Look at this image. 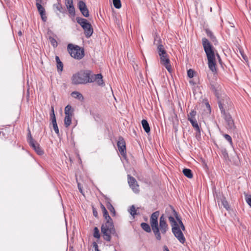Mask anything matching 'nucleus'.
Masks as SVG:
<instances>
[{
  "instance_id": "nucleus-36",
  "label": "nucleus",
  "mask_w": 251,
  "mask_h": 251,
  "mask_svg": "<svg viewBox=\"0 0 251 251\" xmlns=\"http://www.w3.org/2000/svg\"><path fill=\"white\" fill-rule=\"evenodd\" d=\"M172 212L173 214V216H174L176 219V220L177 221L178 224H179L180 221H181V218L178 216L177 213L176 211L173 208H172Z\"/></svg>"
},
{
  "instance_id": "nucleus-22",
  "label": "nucleus",
  "mask_w": 251,
  "mask_h": 251,
  "mask_svg": "<svg viewBox=\"0 0 251 251\" xmlns=\"http://www.w3.org/2000/svg\"><path fill=\"white\" fill-rule=\"evenodd\" d=\"M71 96L73 98H74L75 99H77L81 101L83 100L84 99V98H83V96H82V95L78 92L74 91V92H72L71 93Z\"/></svg>"
},
{
  "instance_id": "nucleus-13",
  "label": "nucleus",
  "mask_w": 251,
  "mask_h": 251,
  "mask_svg": "<svg viewBox=\"0 0 251 251\" xmlns=\"http://www.w3.org/2000/svg\"><path fill=\"white\" fill-rule=\"evenodd\" d=\"M78 7L81 14L85 17H88L89 16V10L86 6V3L83 1H79L78 3Z\"/></svg>"
},
{
  "instance_id": "nucleus-20",
  "label": "nucleus",
  "mask_w": 251,
  "mask_h": 251,
  "mask_svg": "<svg viewBox=\"0 0 251 251\" xmlns=\"http://www.w3.org/2000/svg\"><path fill=\"white\" fill-rule=\"evenodd\" d=\"M65 115L73 116L74 109L70 105H67L65 108Z\"/></svg>"
},
{
  "instance_id": "nucleus-12",
  "label": "nucleus",
  "mask_w": 251,
  "mask_h": 251,
  "mask_svg": "<svg viewBox=\"0 0 251 251\" xmlns=\"http://www.w3.org/2000/svg\"><path fill=\"white\" fill-rule=\"evenodd\" d=\"M160 58V62L163 65L167 70L171 72V65L170 64V59L168 57V54L159 55Z\"/></svg>"
},
{
  "instance_id": "nucleus-24",
  "label": "nucleus",
  "mask_w": 251,
  "mask_h": 251,
  "mask_svg": "<svg viewBox=\"0 0 251 251\" xmlns=\"http://www.w3.org/2000/svg\"><path fill=\"white\" fill-rule=\"evenodd\" d=\"M182 172L183 174L188 178H191L193 177V173L190 169L185 168L183 170Z\"/></svg>"
},
{
  "instance_id": "nucleus-56",
  "label": "nucleus",
  "mask_w": 251,
  "mask_h": 251,
  "mask_svg": "<svg viewBox=\"0 0 251 251\" xmlns=\"http://www.w3.org/2000/svg\"><path fill=\"white\" fill-rule=\"evenodd\" d=\"M18 34L19 35L21 36L22 35V32L21 31H20L19 32H18Z\"/></svg>"
},
{
  "instance_id": "nucleus-49",
  "label": "nucleus",
  "mask_w": 251,
  "mask_h": 251,
  "mask_svg": "<svg viewBox=\"0 0 251 251\" xmlns=\"http://www.w3.org/2000/svg\"><path fill=\"white\" fill-rule=\"evenodd\" d=\"M179 224L182 230L184 231L185 230V226H184L182 221H180Z\"/></svg>"
},
{
  "instance_id": "nucleus-38",
  "label": "nucleus",
  "mask_w": 251,
  "mask_h": 251,
  "mask_svg": "<svg viewBox=\"0 0 251 251\" xmlns=\"http://www.w3.org/2000/svg\"><path fill=\"white\" fill-rule=\"evenodd\" d=\"M50 41V43L51 45L54 47L56 48L57 46V42L56 41L55 39H54L53 37H50L49 38Z\"/></svg>"
},
{
  "instance_id": "nucleus-32",
  "label": "nucleus",
  "mask_w": 251,
  "mask_h": 251,
  "mask_svg": "<svg viewBox=\"0 0 251 251\" xmlns=\"http://www.w3.org/2000/svg\"><path fill=\"white\" fill-rule=\"evenodd\" d=\"M130 187L132 189L134 192L135 193H138L139 192V186L138 184V183H136L135 184H133Z\"/></svg>"
},
{
  "instance_id": "nucleus-35",
  "label": "nucleus",
  "mask_w": 251,
  "mask_h": 251,
  "mask_svg": "<svg viewBox=\"0 0 251 251\" xmlns=\"http://www.w3.org/2000/svg\"><path fill=\"white\" fill-rule=\"evenodd\" d=\"M221 153L223 157L225 159L227 160L228 159V154L227 151L225 149L221 150Z\"/></svg>"
},
{
  "instance_id": "nucleus-11",
  "label": "nucleus",
  "mask_w": 251,
  "mask_h": 251,
  "mask_svg": "<svg viewBox=\"0 0 251 251\" xmlns=\"http://www.w3.org/2000/svg\"><path fill=\"white\" fill-rule=\"evenodd\" d=\"M118 150L123 157L126 156V142L123 137L120 136L117 142Z\"/></svg>"
},
{
  "instance_id": "nucleus-6",
  "label": "nucleus",
  "mask_w": 251,
  "mask_h": 251,
  "mask_svg": "<svg viewBox=\"0 0 251 251\" xmlns=\"http://www.w3.org/2000/svg\"><path fill=\"white\" fill-rule=\"evenodd\" d=\"M68 50L71 56L78 60L82 59L84 56V51L77 45L69 44L68 45Z\"/></svg>"
},
{
  "instance_id": "nucleus-9",
  "label": "nucleus",
  "mask_w": 251,
  "mask_h": 251,
  "mask_svg": "<svg viewBox=\"0 0 251 251\" xmlns=\"http://www.w3.org/2000/svg\"><path fill=\"white\" fill-rule=\"evenodd\" d=\"M159 229L160 234H165L169 229V226L167 223L164 214H162L159 218Z\"/></svg>"
},
{
  "instance_id": "nucleus-2",
  "label": "nucleus",
  "mask_w": 251,
  "mask_h": 251,
  "mask_svg": "<svg viewBox=\"0 0 251 251\" xmlns=\"http://www.w3.org/2000/svg\"><path fill=\"white\" fill-rule=\"evenodd\" d=\"M100 208L103 213V216L106 220L101 226V231L103 234L104 240L109 242L111 240V234H116V230L113 225L112 219L109 215L105 206L101 203H100Z\"/></svg>"
},
{
  "instance_id": "nucleus-7",
  "label": "nucleus",
  "mask_w": 251,
  "mask_h": 251,
  "mask_svg": "<svg viewBox=\"0 0 251 251\" xmlns=\"http://www.w3.org/2000/svg\"><path fill=\"white\" fill-rule=\"evenodd\" d=\"M76 21L83 28L86 37L87 38H90L93 33V28L91 25L88 22L87 19L81 17H76Z\"/></svg>"
},
{
  "instance_id": "nucleus-55",
  "label": "nucleus",
  "mask_w": 251,
  "mask_h": 251,
  "mask_svg": "<svg viewBox=\"0 0 251 251\" xmlns=\"http://www.w3.org/2000/svg\"><path fill=\"white\" fill-rule=\"evenodd\" d=\"M78 189L79 190V191L82 193V190L81 188L80 187L79 184H78Z\"/></svg>"
},
{
  "instance_id": "nucleus-53",
  "label": "nucleus",
  "mask_w": 251,
  "mask_h": 251,
  "mask_svg": "<svg viewBox=\"0 0 251 251\" xmlns=\"http://www.w3.org/2000/svg\"><path fill=\"white\" fill-rule=\"evenodd\" d=\"M164 251H170L168 248V247L166 246H164Z\"/></svg>"
},
{
  "instance_id": "nucleus-26",
  "label": "nucleus",
  "mask_w": 251,
  "mask_h": 251,
  "mask_svg": "<svg viewBox=\"0 0 251 251\" xmlns=\"http://www.w3.org/2000/svg\"><path fill=\"white\" fill-rule=\"evenodd\" d=\"M127 180H128V183L129 186H131L133 184H136V183H137L135 178L129 175H127Z\"/></svg>"
},
{
  "instance_id": "nucleus-16",
  "label": "nucleus",
  "mask_w": 251,
  "mask_h": 251,
  "mask_svg": "<svg viewBox=\"0 0 251 251\" xmlns=\"http://www.w3.org/2000/svg\"><path fill=\"white\" fill-rule=\"evenodd\" d=\"M106 205L107 209L112 213V216H115L116 214V211L112 204L110 202V200L109 198H106L105 199Z\"/></svg>"
},
{
  "instance_id": "nucleus-3",
  "label": "nucleus",
  "mask_w": 251,
  "mask_h": 251,
  "mask_svg": "<svg viewBox=\"0 0 251 251\" xmlns=\"http://www.w3.org/2000/svg\"><path fill=\"white\" fill-rule=\"evenodd\" d=\"M90 70H83L76 73L72 77V83L75 85L85 84L91 83L92 80H90Z\"/></svg>"
},
{
  "instance_id": "nucleus-23",
  "label": "nucleus",
  "mask_w": 251,
  "mask_h": 251,
  "mask_svg": "<svg viewBox=\"0 0 251 251\" xmlns=\"http://www.w3.org/2000/svg\"><path fill=\"white\" fill-rule=\"evenodd\" d=\"M73 116L65 115L64 119V125L65 127H68L72 123V118Z\"/></svg>"
},
{
  "instance_id": "nucleus-51",
  "label": "nucleus",
  "mask_w": 251,
  "mask_h": 251,
  "mask_svg": "<svg viewBox=\"0 0 251 251\" xmlns=\"http://www.w3.org/2000/svg\"><path fill=\"white\" fill-rule=\"evenodd\" d=\"M240 53H241V54L242 56L243 57V58L245 60H246V59H247V57L245 54H243V53L241 51H240Z\"/></svg>"
},
{
  "instance_id": "nucleus-44",
  "label": "nucleus",
  "mask_w": 251,
  "mask_h": 251,
  "mask_svg": "<svg viewBox=\"0 0 251 251\" xmlns=\"http://www.w3.org/2000/svg\"><path fill=\"white\" fill-rule=\"evenodd\" d=\"M245 199L247 203L251 207V195H246Z\"/></svg>"
},
{
  "instance_id": "nucleus-14",
  "label": "nucleus",
  "mask_w": 251,
  "mask_h": 251,
  "mask_svg": "<svg viewBox=\"0 0 251 251\" xmlns=\"http://www.w3.org/2000/svg\"><path fill=\"white\" fill-rule=\"evenodd\" d=\"M90 80H92L91 81V83L94 82L95 81H97L98 84L99 85H102L104 83L103 81L102 80V75L100 74L94 75L91 71L90 73Z\"/></svg>"
},
{
  "instance_id": "nucleus-27",
  "label": "nucleus",
  "mask_w": 251,
  "mask_h": 251,
  "mask_svg": "<svg viewBox=\"0 0 251 251\" xmlns=\"http://www.w3.org/2000/svg\"><path fill=\"white\" fill-rule=\"evenodd\" d=\"M222 204L223 206L226 209V210L229 211L230 209V207L228 204V202L226 200L225 197H223L221 200Z\"/></svg>"
},
{
  "instance_id": "nucleus-18",
  "label": "nucleus",
  "mask_w": 251,
  "mask_h": 251,
  "mask_svg": "<svg viewBox=\"0 0 251 251\" xmlns=\"http://www.w3.org/2000/svg\"><path fill=\"white\" fill-rule=\"evenodd\" d=\"M205 32L207 36L209 37L210 40L214 43L215 45H216L218 43V41L213 33L209 29H206Z\"/></svg>"
},
{
  "instance_id": "nucleus-40",
  "label": "nucleus",
  "mask_w": 251,
  "mask_h": 251,
  "mask_svg": "<svg viewBox=\"0 0 251 251\" xmlns=\"http://www.w3.org/2000/svg\"><path fill=\"white\" fill-rule=\"evenodd\" d=\"M195 72L192 69H189L187 71V75L190 78H192L194 76Z\"/></svg>"
},
{
  "instance_id": "nucleus-31",
  "label": "nucleus",
  "mask_w": 251,
  "mask_h": 251,
  "mask_svg": "<svg viewBox=\"0 0 251 251\" xmlns=\"http://www.w3.org/2000/svg\"><path fill=\"white\" fill-rule=\"evenodd\" d=\"M196 111L194 110H192L188 115V120H189V119H196L195 116L196 115Z\"/></svg>"
},
{
  "instance_id": "nucleus-34",
  "label": "nucleus",
  "mask_w": 251,
  "mask_h": 251,
  "mask_svg": "<svg viewBox=\"0 0 251 251\" xmlns=\"http://www.w3.org/2000/svg\"><path fill=\"white\" fill-rule=\"evenodd\" d=\"M114 6L117 9L121 7V2L120 0H113Z\"/></svg>"
},
{
  "instance_id": "nucleus-47",
  "label": "nucleus",
  "mask_w": 251,
  "mask_h": 251,
  "mask_svg": "<svg viewBox=\"0 0 251 251\" xmlns=\"http://www.w3.org/2000/svg\"><path fill=\"white\" fill-rule=\"evenodd\" d=\"M41 16V19L42 20L44 21V22H46L47 20V16H46V13H45V14H43L42 15H40Z\"/></svg>"
},
{
  "instance_id": "nucleus-33",
  "label": "nucleus",
  "mask_w": 251,
  "mask_h": 251,
  "mask_svg": "<svg viewBox=\"0 0 251 251\" xmlns=\"http://www.w3.org/2000/svg\"><path fill=\"white\" fill-rule=\"evenodd\" d=\"M93 236L95 238L99 239L100 238V233L98 227H95L94 228Z\"/></svg>"
},
{
  "instance_id": "nucleus-5",
  "label": "nucleus",
  "mask_w": 251,
  "mask_h": 251,
  "mask_svg": "<svg viewBox=\"0 0 251 251\" xmlns=\"http://www.w3.org/2000/svg\"><path fill=\"white\" fill-rule=\"evenodd\" d=\"M160 214L159 211L152 213L150 217V224L151 229L154 234L156 240L160 241L161 239L160 232L159 229L158 219Z\"/></svg>"
},
{
  "instance_id": "nucleus-17",
  "label": "nucleus",
  "mask_w": 251,
  "mask_h": 251,
  "mask_svg": "<svg viewBox=\"0 0 251 251\" xmlns=\"http://www.w3.org/2000/svg\"><path fill=\"white\" fill-rule=\"evenodd\" d=\"M190 123L191 124H192V126H193V127L195 128V129L197 131V135L199 134L200 135L201 134V129L199 127V126L197 123V121L196 120V119H189V120H188Z\"/></svg>"
},
{
  "instance_id": "nucleus-54",
  "label": "nucleus",
  "mask_w": 251,
  "mask_h": 251,
  "mask_svg": "<svg viewBox=\"0 0 251 251\" xmlns=\"http://www.w3.org/2000/svg\"><path fill=\"white\" fill-rule=\"evenodd\" d=\"M50 113H54V108L53 106L51 107V112Z\"/></svg>"
},
{
  "instance_id": "nucleus-37",
  "label": "nucleus",
  "mask_w": 251,
  "mask_h": 251,
  "mask_svg": "<svg viewBox=\"0 0 251 251\" xmlns=\"http://www.w3.org/2000/svg\"><path fill=\"white\" fill-rule=\"evenodd\" d=\"M36 7L40 15L45 14V8L42 6V5H37Z\"/></svg>"
},
{
  "instance_id": "nucleus-15",
  "label": "nucleus",
  "mask_w": 251,
  "mask_h": 251,
  "mask_svg": "<svg viewBox=\"0 0 251 251\" xmlns=\"http://www.w3.org/2000/svg\"><path fill=\"white\" fill-rule=\"evenodd\" d=\"M65 5L68 9V12L71 15L74 16L75 14V9L73 5V0H65Z\"/></svg>"
},
{
  "instance_id": "nucleus-45",
  "label": "nucleus",
  "mask_w": 251,
  "mask_h": 251,
  "mask_svg": "<svg viewBox=\"0 0 251 251\" xmlns=\"http://www.w3.org/2000/svg\"><path fill=\"white\" fill-rule=\"evenodd\" d=\"M93 247L94 248V251H100L99 250V247L97 243L96 242L93 243Z\"/></svg>"
},
{
  "instance_id": "nucleus-46",
  "label": "nucleus",
  "mask_w": 251,
  "mask_h": 251,
  "mask_svg": "<svg viewBox=\"0 0 251 251\" xmlns=\"http://www.w3.org/2000/svg\"><path fill=\"white\" fill-rule=\"evenodd\" d=\"M50 118L51 122L56 121L54 113H50Z\"/></svg>"
},
{
  "instance_id": "nucleus-10",
  "label": "nucleus",
  "mask_w": 251,
  "mask_h": 251,
  "mask_svg": "<svg viewBox=\"0 0 251 251\" xmlns=\"http://www.w3.org/2000/svg\"><path fill=\"white\" fill-rule=\"evenodd\" d=\"M172 232L175 236L181 243L184 244L185 242V238L178 226H173L172 227Z\"/></svg>"
},
{
  "instance_id": "nucleus-25",
  "label": "nucleus",
  "mask_w": 251,
  "mask_h": 251,
  "mask_svg": "<svg viewBox=\"0 0 251 251\" xmlns=\"http://www.w3.org/2000/svg\"><path fill=\"white\" fill-rule=\"evenodd\" d=\"M141 226L142 228L146 231L147 232H151V228L150 225L146 223H142L141 224Z\"/></svg>"
},
{
  "instance_id": "nucleus-43",
  "label": "nucleus",
  "mask_w": 251,
  "mask_h": 251,
  "mask_svg": "<svg viewBox=\"0 0 251 251\" xmlns=\"http://www.w3.org/2000/svg\"><path fill=\"white\" fill-rule=\"evenodd\" d=\"M56 9L61 13H63L64 12V8L62 5L60 3H58L56 5Z\"/></svg>"
},
{
  "instance_id": "nucleus-48",
  "label": "nucleus",
  "mask_w": 251,
  "mask_h": 251,
  "mask_svg": "<svg viewBox=\"0 0 251 251\" xmlns=\"http://www.w3.org/2000/svg\"><path fill=\"white\" fill-rule=\"evenodd\" d=\"M93 215L95 217H98V213L96 209V208H95L94 207H93Z\"/></svg>"
},
{
  "instance_id": "nucleus-42",
  "label": "nucleus",
  "mask_w": 251,
  "mask_h": 251,
  "mask_svg": "<svg viewBox=\"0 0 251 251\" xmlns=\"http://www.w3.org/2000/svg\"><path fill=\"white\" fill-rule=\"evenodd\" d=\"M63 64L61 61L57 63V68L58 71L62 72L63 70Z\"/></svg>"
},
{
  "instance_id": "nucleus-39",
  "label": "nucleus",
  "mask_w": 251,
  "mask_h": 251,
  "mask_svg": "<svg viewBox=\"0 0 251 251\" xmlns=\"http://www.w3.org/2000/svg\"><path fill=\"white\" fill-rule=\"evenodd\" d=\"M130 213L132 216H134L137 214L135 207L134 205H132L130 208Z\"/></svg>"
},
{
  "instance_id": "nucleus-8",
  "label": "nucleus",
  "mask_w": 251,
  "mask_h": 251,
  "mask_svg": "<svg viewBox=\"0 0 251 251\" xmlns=\"http://www.w3.org/2000/svg\"><path fill=\"white\" fill-rule=\"evenodd\" d=\"M28 133L27 137V141L29 146L36 151V152L38 155H43L44 153V151L40 147V145L33 139L29 129H28Z\"/></svg>"
},
{
  "instance_id": "nucleus-41",
  "label": "nucleus",
  "mask_w": 251,
  "mask_h": 251,
  "mask_svg": "<svg viewBox=\"0 0 251 251\" xmlns=\"http://www.w3.org/2000/svg\"><path fill=\"white\" fill-rule=\"evenodd\" d=\"M224 137L225 138V139L226 140L230 143V144H232V138L229 135L225 134H224Z\"/></svg>"
},
{
  "instance_id": "nucleus-4",
  "label": "nucleus",
  "mask_w": 251,
  "mask_h": 251,
  "mask_svg": "<svg viewBox=\"0 0 251 251\" xmlns=\"http://www.w3.org/2000/svg\"><path fill=\"white\" fill-rule=\"evenodd\" d=\"M218 104L222 117L226 122V128L229 130L234 131L236 128V126L231 115L226 111L224 108V105L221 101L219 102Z\"/></svg>"
},
{
  "instance_id": "nucleus-57",
  "label": "nucleus",
  "mask_w": 251,
  "mask_h": 251,
  "mask_svg": "<svg viewBox=\"0 0 251 251\" xmlns=\"http://www.w3.org/2000/svg\"><path fill=\"white\" fill-rule=\"evenodd\" d=\"M206 106L208 107L209 108H210V105L208 103H207L206 104Z\"/></svg>"
},
{
  "instance_id": "nucleus-30",
  "label": "nucleus",
  "mask_w": 251,
  "mask_h": 251,
  "mask_svg": "<svg viewBox=\"0 0 251 251\" xmlns=\"http://www.w3.org/2000/svg\"><path fill=\"white\" fill-rule=\"evenodd\" d=\"M51 123L52 124L53 129H54L55 132L56 133V134L59 135V130L58 127L57 126L56 121H52V122H51Z\"/></svg>"
},
{
  "instance_id": "nucleus-50",
  "label": "nucleus",
  "mask_w": 251,
  "mask_h": 251,
  "mask_svg": "<svg viewBox=\"0 0 251 251\" xmlns=\"http://www.w3.org/2000/svg\"><path fill=\"white\" fill-rule=\"evenodd\" d=\"M43 2V0H36V5H41V3Z\"/></svg>"
},
{
  "instance_id": "nucleus-28",
  "label": "nucleus",
  "mask_w": 251,
  "mask_h": 251,
  "mask_svg": "<svg viewBox=\"0 0 251 251\" xmlns=\"http://www.w3.org/2000/svg\"><path fill=\"white\" fill-rule=\"evenodd\" d=\"M219 87V85L216 82H211L210 83V89L216 93L218 90Z\"/></svg>"
},
{
  "instance_id": "nucleus-21",
  "label": "nucleus",
  "mask_w": 251,
  "mask_h": 251,
  "mask_svg": "<svg viewBox=\"0 0 251 251\" xmlns=\"http://www.w3.org/2000/svg\"><path fill=\"white\" fill-rule=\"evenodd\" d=\"M157 50L159 55L167 54V52L165 50L164 46L162 44L158 45Z\"/></svg>"
},
{
  "instance_id": "nucleus-52",
  "label": "nucleus",
  "mask_w": 251,
  "mask_h": 251,
  "mask_svg": "<svg viewBox=\"0 0 251 251\" xmlns=\"http://www.w3.org/2000/svg\"><path fill=\"white\" fill-rule=\"evenodd\" d=\"M55 60H56V63H58V62L61 61L59 59V57L58 56H55Z\"/></svg>"
},
{
  "instance_id": "nucleus-29",
  "label": "nucleus",
  "mask_w": 251,
  "mask_h": 251,
  "mask_svg": "<svg viewBox=\"0 0 251 251\" xmlns=\"http://www.w3.org/2000/svg\"><path fill=\"white\" fill-rule=\"evenodd\" d=\"M168 219H169L170 223L171 224L172 227L173 226H178L177 222L175 220V218L173 216H169L168 217Z\"/></svg>"
},
{
  "instance_id": "nucleus-19",
  "label": "nucleus",
  "mask_w": 251,
  "mask_h": 251,
  "mask_svg": "<svg viewBox=\"0 0 251 251\" xmlns=\"http://www.w3.org/2000/svg\"><path fill=\"white\" fill-rule=\"evenodd\" d=\"M141 124L145 132L147 133L150 132L151 129L148 121L146 120L143 119L142 120Z\"/></svg>"
},
{
  "instance_id": "nucleus-1",
  "label": "nucleus",
  "mask_w": 251,
  "mask_h": 251,
  "mask_svg": "<svg viewBox=\"0 0 251 251\" xmlns=\"http://www.w3.org/2000/svg\"><path fill=\"white\" fill-rule=\"evenodd\" d=\"M202 44L207 58L208 68L214 74H216L217 70L216 68V56L221 65H222V59L218 53H215L214 47L207 39L203 38L202 39Z\"/></svg>"
}]
</instances>
